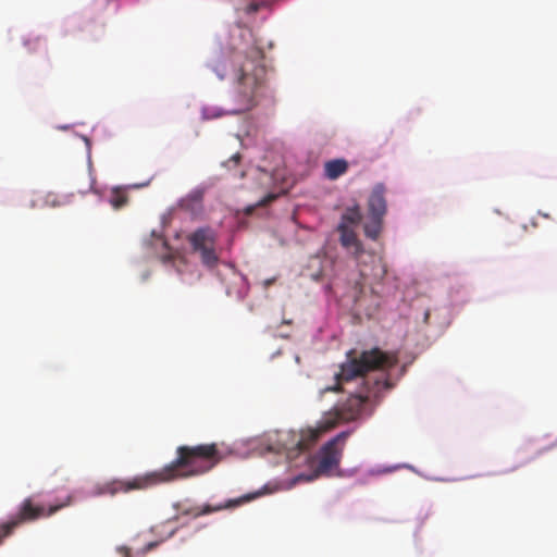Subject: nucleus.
Segmentation results:
<instances>
[{"mask_svg":"<svg viewBox=\"0 0 557 557\" xmlns=\"http://www.w3.org/2000/svg\"><path fill=\"white\" fill-rule=\"evenodd\" d=\"M272 283H273V280H268V281H265V286H269Z\"/></svg>","mask_w":557,"mask_h":557,"instance_id":"obj_22","label":"nucleus"},{"mask_svg":"<svg viewBox=\"0 0 557 557\" xmlns=\"http://www.w3.org/2000/svg\"><path fill=\"white\" fill-rule=\"evenodd\" d=\"M200 253V257H201V262L208 267V268H213L216 265L218 261H219V258L214 251V248L213 246H209L205 249H201L198 251Z\"/></svg>","mask_w":557,"mask_h":557,"instance_id":"obj_15","label":"nucleus"},{"mask_svg":"<svg viewBox=\"0 0 557 557\" xmlns=\"http://www.w3.org/2000/svg\"><path fill=\"white\" fill-rule=\"evenodd\" d=\"M275 198H276V195H274V194H269L268 196H265L262 200H260V201L258 202V206H267L268 203H270L271 201H273Z\"/></svg>","mask_w":557,"mask_h":557,"instance_id":"obj_19","label":"nucleus"},{"mask_svg":"<svg viewBox=\"0 0 557 557\" xmlns=\"http://www.w3.org/2000/svg\"><path fill=\"white\" fill-rule=\"evenodd\" d=\"M326 414L322 418V420L319 422L318 428L315 429H307L301 431L300 438L297 442V448L300 451H305L311 448L315 444V442L319 440L321 434L329 431L330 429H324Z\"/></svg>","mask_w":557,"mask_h":557,"instance_id":"obj_10","label":"nucleus"},{"mask_svg":"<svg viewBox=\"0 0 557 557\" xmlns=\"http://www.w3.org/2000/svg\"><path fill=\"white\" fill-rule=\"evenodd\" d=\"M220 115H221L220 113H216V114L210 115L209 117H219Z\"/></svg>","mask_w":557,"mask_h":557,"instance_id":"obj_23","label":"nucleus"},{"mask_svg":"<svg viewBox=\"0 0 557 557\" xmlns=\"http://www.w3.org/2000/svg\"><path fill=\"white\" fill-rule=\"evenodd\" d=\"M348 170V162L344 159H334L325 162L324 175L329 180H336L344 175Z\"/></svg>","mask_w":557,"mask_h":557,"instance_id":"obj_12","label":"nucleus"},{"mask_svg":"<svg viewBox=\"0 0 557 557\" xmlns=\"http://www.w3.org/2000/svg\"><path fill=\"white\" fill-rule=\"evenodd\" d=\"M348 432H342L325 443L315 456L314 476L330 475L339 467L343 456V446Z\"/></svg>","mask_w":557,"mask_h":557,"instance_id":"obj_6","label":"nucleus"},{"mask_svg":"<svg viewBox=\"0 0 557 557\" xmlns=\"http://www.w3.org/2000/svg\"><path fill=\"white\" fill-rule=\"evenodd\" d=\"M255 496L252 495H246L242 498H238V499H231L228 500L227 503L225 504H220V505H216V506H212V505H203V506H193V507H188V508H184L181 512V515L183 516H191L193 518H198L200 516H203V515H209V513H212V512H215V511H220L222 509H225V508H231V507H234L236 505H239L244 502H248L250 499H252Z\"/></svg>","mask_w":557,"mask_h":557,"instance_id":"obj_7","label":"nucleus"},{"mask_svg":"<svg viewBox=\"0 0 557 557\" xmlns=\"http://www.w3.org/2000/svg\"><path fill=\"white\" fill-rule=\"evenodd\" d=\"M201 198H202L201 194L197 191V193L191 194L187 199H184L182 205L185 206V203L189 200L195 201L196 203H200Z\"/></svg>","mask_w":557,"mask_h":557,"instance_id":"obj_18","label":"nucleus"},{"mask_svg":"<svg viewBox=\"0 0 557 557\" xmlns=\"http://www.w3.org/2000/svg\"><path fill=\"white\" fill-rule=\"evenodd\" d=\"M361 220V212L358 206L346 209L342 215L341 223H345L348 226L357 225Z\"/></svg>","mask_w":557,"mask_h":557,"instance_id":"obj_14","label":"nucleus"},{"mask_svg":"<svg viewBox=\"0 0 557 557\" xmlns=\"http://www.w3.org/2000/svg\"><path fill=\"white\" fill-rule=\"evenodd\" d=\"M222 457L215 444L182 445L176 458L162 469L129 479H114L97 487L98 495L114 496L119 493L143 491L174 480L201 475L214 468Z\"/></svg>","mask_w":557,"mask_h":557,"instance_id":"obj_2","label":"nucleus"},{"mask_svg":"<svg viewBox=\"0 0 557 557\" xmlns=\"http://www.w3.org/2000/svg\"><path fill=\"white\" fill-rule=\"evenodd\" d=\"M188 242L195 251H199L209 246H213L214 237L209 228H198L188 236Z\"/></svg>","mask_w":557,"mask_h":557,"instance_id":"obj_11","label":"nucleus"},{"mask_svg":"<svg viewBox=\"0 0 557 557\" xmlns=\"http://www.w3.org/2000/svg\"><path fill=\"white\" fill-rule=\"evenodd\" d=\"M543 216H544V218H546V219H548V218H549V214H547V213H543Z\"/></svg>","mask_w":557,"mask_h":557,"instance_id":"obj_24","label":"nucleus"},{"mask_svg":"<svg viewBox=\"0 0 557 557\" xmlns=\"http://www.w3.org/2000/svg\"><path fill=\"white\" fill-rule=\"evenodd\" d=\"M369 220L364 223L363 230L367 237L377 239L382 232L383 218L368 216Z\"/></svg>","mask_w":557,"mask_h":557,"instance_id":"obj_13","label":"nucleus"},{"mask_svg":"<svg viewBox=\"0 0 557 557\" xmlns=\"http://www.w3.org/2000/svg\"><path fill=\"white\" fill-rule=\"evenodd\" d=\"M359 268L360 280L355 282L352 297L356 304L361 305L366 297V284L370 285V293L379 297L380 292L375 285L382 284L387 274V264L384 258L374 252H363L356 259Z\"/></svg>","mask_w":557,"mask_h":557,"instance_id":"obj_4","label":"nucleus"},{"mask_svg":"<svg viewBox=\"0 0 557 557\" xmlns=\"http://www.w3.org/2000/svg\"><path fill=\"white\" fill-rule=\"evenodd\" d=\"M386 211L385 187L382 184H377L372 189L368 199V216L384 218Z\"/></svg>","mask_w":557,"mask_h":557,"instance_id":"obj_9","label":"nucleus"},{"mask_svg":"<svg viewBox=\"0 0 557 557\" xmlns=\"http://www.w3.org/2000/svg\"><path fill=\"white\" fill-rule=\"evenodd\" d=\"M337 231L339 232L341 245L346 249L351 250L356 259L359 258L364 252V249L361 242L358 239L356 232L345 223H339Z\"/></svg>","mask_w":557,"mask_h":557,"instance_id":"obj_8","label":"nucleus"},{"mask_svg":"<svg viewBox=\"0 0 557 557\" xmlns=\"http://www.w3.org/2000/svg\"><path fill=\"white\" fill-rule=\"evenodd\" d=\"M154 545H156L154 543H150V544H149V547L151 548V547H153Z\"/></svg>","mask_w":557,"mask_h":557,"instance_id":"obj_25","label":"nucleus"},{"mask_svg":"<svg viewBox=\"0 0 557 557\" xmlns=\"http://www.w3.org/2000/svg\"><path fill=\"white\" fill-rule=\"evenodd\" d=\"M121 552L123 553L124 557H131L129 550L127 548H121Z\"/></svg>","mask_w":557,"mask_h":557,"instance_id":"obj_20","label":"nucleus"},{"mask_svg":"<svg viewBox=\"0 0 557 557\" xmlns=\"http://www.w3.org/2000/svg\"><path fill=\"white\" fill-rule=\"evenodd\" d=\"M430 318V312L426 311L425 314H424V322L428 323V320Z\"/></svg>","mask_w":557,"mask_h":557,"instance_id":"obj_21","label":"nucleus"},{"mask_svg":"<svg viewBox=\"0 0 557 557\" xmlns=\"http://www.w3.org/2000/svg\"><path fill=\"white\" fill-rule=\"evenodd\" d=\"M73 497L66 496L64 502L45 507L34 504L32 497L25 498L18 507L17 512L9 520L0 522V544L3 540L13 534L14 530L25 522H32L44 517H50L60 509L72 504Z\"/></svg>","mask_w":557,"mask_h":557,"instance_id":"obj_5","label":"nucleus"},{"mask_svg":"<svg viewBox=\"0 0 557 557\" xmlns=\"http://www.w3.org/2000/svg\"><path fill=\"white\" fill-rule=\"evenodd\" d=\"M109 201L114 209H120L127 203V196L120 189H113Z\"/></svg>","mask_w":557,"mask_h":557,"instance_id":"obj_16","label":"nucleus"},{"mask_svg":"<svg viewBox=\"0 0 557 557\" xmlns=\"http://www.w3.org/2000/svg\"><path fill=\"white\" fill-rule=\"evenodd\" d=\"M242 159V156L237 152L235 154H233L225 163L224 165L227 166L228 169H232V166H236L238 165L239 161Z\"/></svg>","mask_w":557,"mask_h":557,"instance_id":"obj_17","label":"nucleus"},{"mask_svg":"<svg viewBox=\"0 0 557 557\" xmlns=\"http://www.w3.org/2000/svg\"><path fill=\"white\" fill-rule=\"evenodd\" d=\"M262 49L251 46L245 53H234L232 58L214 62L212 69L220 78L232 74L237 82L236 107L231 109V113H244L257 104V96L265 76Z\"/></svg>","mask_w":557,"mask_h":557,"instance_id":"obj_3","label":"nucleus"},{"mask_svg":"<svg viewBox=\"0 0 557 557\" xmlns=\"http://www.w3.org/2000/svg\"><path fill=\"white\" fill-rule=\"evenodd\" d=\"M398 363L396 352H386L380 348L363 350L359 355L355 350L347 354L346 362L341 364L339 372L334 374L335 383L321 389V395L327 392H338L344 383L361 379L362 386L339 406L326 413L324 429H333L339 422L356 420L362 412L363 406L371 398H376L383 391L392 388L386 370Z\"/></svg>","mask_w":557,"mask_h":557,"instance_id":"obj_1","label":"nucleus"}]
</instances>
